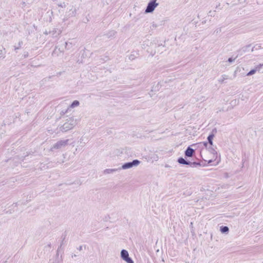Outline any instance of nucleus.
I'll return each mask as SVG.
<instances>
[{"instance_id":"nucleus-1","label":"nucleus","mask_w":263,"mask_h":263,"mask_svg":"<svg viewBox=\"0 0 263 263\" xmlns=\"http://www.w3.org/2000/svg\"><path fill=\"white\" fill-rule=\"evenodd\" d=\"M156 0H154L149 3L145 10L146 12H151L155 9L158 5V4L156 3Z\"/></svg>"},{"instance_id":"nucleus-2","label":"nucleus","mask_w":263,"mask_h":263,"mask_svg":"<svg viewBox=\"0 0 263 263\" xmlns=\"http://www.w3.org/2000/svg\"><path fill=\"white\" fill-rule=\"evenodd\" d=\"M121 257L127 263H134L133 261L128 256V253L127 251L123 250L121 251Z\"/></svg>"},{"instance_id":"nucleus-3","label":"nucleus","mask_w":263,"mask_h":263,"mask_svg":"<svg viewBox=\"0 0 263 263\" xmlns=\"http://www.w3.org/2000/svg\"><path fill=\"white\" fill-rule=\"evenodd\" d=\"M139 161L137 160H134L132 162H129L123 165V168H128L132 167L133 165H137L139 164Z\"/></svg>"},{"instance_id":"nucleus-4","label":"nucleus","mask_w":263,"mask_h":263,"mask_svg":"<svg viewBox=\"0 0 263 263\" xmlns=\"http://www.w3.org/2000/svg\"><path fill=\"white\" fill-rule=\"evenodd\" d=\"M194 153V150L189 147L185 152V154L187 157H192Z\"/></svg>"},{"instance_id":"nucleus-5","label":"nucleus","mask_w":263,"mask_h":263,"mask_svg":"<svg viewBox=\"0 0 263 263\" xmlns=\"http://www.w3.org/2000/svg\"><path fill=\"white\" fill-rule=\"evenodd\" d=\"M178 161L180 164H189V162L185 161L183 158H179Z\"/></svg>"},{"instance_id":"nucleus-6","label":"nucleus","mask_w":263,"mask_h":263,"mask_svg":"<svg viewBox=\"0 0 263 263\" xmlns=\"http://www.w3.org/2000/svg\"><path fill=\"white\" fill-rule=\"evenodd\" d=\"M214 135L213 134L210 135L208 137V140L209 141L210 145H213V139L214 138Z\"/></svg>"},{"instance_id":"nucleus-7","label":"nucleus","mask_w":263,"mask_h":263,"mask_svg":"<svg viewBox=\"0 0 263 263\" xmlns=\"http://www.w3.org/2000/svg\"><path fill=\"white\" fill-rule=\"evenodd\" d=\"M79 105V102L78 101H74L73 103L71 105V107H74L75 106H77Z\"/></svg>"},{"instance_id":"nucleus-8","label":"nucleus","mask_w":263,"mask_h":263,"mask_svg":"<svg viewBox=\"0 0 263 263\" xmlns=\"http://www.w3.org/2000/svg\"><path fill=\"white\" fill-rule=\"evenodd\" d=\"M229 231V228L227 227H222L221 228V231L222 232V233H225V232H227Z\"/></svg>"},{"instance_id":"nucleus-9","label":"nucleus","mask_w":263,"mask_h":263,"mask_svg":"<svg viewBox=\"0 0 263 263\" xmlns=\"http://www.w3.org/2000/svg\"><path fill=\"white\" fill-rule=\"evenodd\" d=\"M256 70H251L248 73V76H250V75H251V74H254Z\"/></svg>"},{"instance_id":"nucleus-10","label":"nucleus","mask_w":263,"mask_h":263,"mask_svg":"<svg viewBox=\"0 0 263 263\" xmlns=\"http://www.w3.org/2000/svg\"><path fill=\"white\" fill-rule=\"evenodd\" d=\"M203 145H204L205 146H206V145H207V143H206V142H203Z\"/></svg>"}]
</instances>
